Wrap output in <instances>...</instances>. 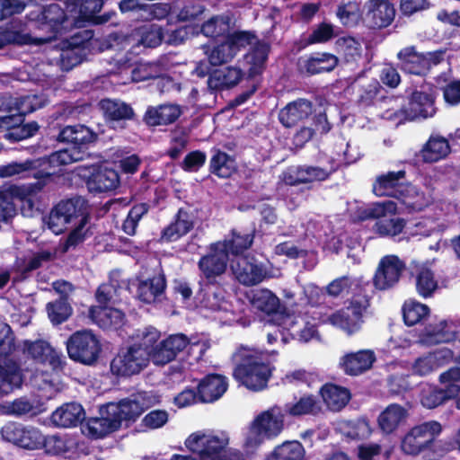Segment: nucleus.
Returning <instances> with one entry per match:
<instances>
[{
	"label": "nucleus",
	"mask_w": 460,
	"mask_h": 460,
	"mask_svg": "<svg viewBox=\"0 0 460 460\" xmlns=\"http://www.w3.org/2000/svg\"><path fill=\"white\" fill-rule=\"evenodd\" d=\"M438 288V282L435 279L434 273L431 270L422 268L416 277V290L420 296L424 298L433 295Z\"/></svg>",
	"instance_id": "62"
},
{
	"label": "nucleus",
	"mask_w": 460,
	"mask_h": 460,
	"mask_svg": "<svg viewBox=\"0 0 460 460\" xmlns=\"http://www.w3.org/2000/svg\"><path fill=\"white\" fill-rule=\"evenodd\" d=\"M3 438L20 447L35 450L40 448L42 433L35 428H27L17 422H8L1 429Z\"/></svg>",
	"instance_id": "19"
},
{
	"label": "nucleus",
	"mask_w": 460,
	"mask_h": 460,
	"mask_svg": "<svg viewBox=\"0 0 460 460\" xmlns=\"http://www.w3.org/2000/svg\"><path fill=\"white\" fill-rule=\"evenodd\" d=\"M451 152V146L447 138L431 136L420 151L424 163L432 164L446 158Z\"/></svg>",
	"instance_id": "42"
},
{
	"label": "nucleus",
	"mask_w": 460,
	"mask_h": 460,
	"mask_svg": "<svg viewBox=\"0 0 460 460\" xmlns=\"http://www.w3.org/2000/svg\"><path fill=\"white\" fill-rule=\"evenodd\" d=\"M342 430L344 436L353 440L366 439L370 436L372 431L366 417L344 421Z\"/></svg>",
	"instance_id": "59"
},
{
	"label": "nucleus",
	"mask_w": 460,
	"mask_h": 460,
	"mask_svg": "<svg viewBox=\"0 0 460 460\" xmlns=\"http://www.w3.org/2000/svg\"><path fill=\"white\" fill-rule=\"evenodd\" d=\"M84 33L85 36L81 33L73 35L67 40V46L62 49L60 53V65L64 70L68 71L85 59L91 37H88V31H84Z\"/></svg>",
	"instance_id": "25"
},
{
	"label": "nucleus",
	"mask_w": 460,
	"mask_h": 460,
	"mask_svg": "<svg viewBox=\"0 0 460 460\" xmlns=\"http://www.w3.org/2000/svg\"><path fill=\"white\" fill-rule=\"evenodd\" d=\"M407 415V410L403 406L391 403L379 414L378 426L383 432L391 434L405 420Z\"/></svg>",
	"instance_id": "43"
},
{
	"label": "nucleus",
	"mask_w": 460,
	"mask_h": 460,
	"mask_svg": "<svg viewBox=\"0 0 460 460\" xmlns=\"http://www.w3.org/2000/svg\"><path fill=\"white\" fill-rule=\"evenodd\" d=\"M98 105L105 121L113 128H125L126 121L136 119L132 106L120 99H102Z\"/></svg>",
	"instance_id": "22"
},
{
	"label": "nucleus",
	"mask_w": 460,
	"mask_h": 460,
	"mask_svg": "<svg viewBox=\"0 0 460 460\" xmlns=\"http://www.w3.org/2000/svg\"><path fill=\"white\" fill-rule=\"evenodd\" d=\"M321 411V405L314 394H304L294 402H288L284 407V413L291 417L305 415H316Z\"/></svg>",
	"instance_id": "47"
},
{
	"label": "nucleus",
	"mask_w": 460,
	"mask_h": 460,
	"mask_svg": "<svg viewBox=\"0 0 460 460\" xmlns=\"http://www.w3.org/2000/svg\"><path fill=\"white\" fill-rule=\"evenodd\" d=\"M49 103V99L44 93L27 94L13 98L11 95L0 96V110L8 112L17 111L24 118L25 115L32 113L44 108Z\"/></svg>",
	"instance_id": "24"
},
{
	"label": "nucleus",
	"mask_w": 460,
	"mask_h": 460,
	"mask_svg": "<svg viewBox=\"0 0 460 460\" xmlns=\"http://www.w3.org/2000/svg\"><path fill=\"white\" fill-rule=\"evenodd\" d=\"M228 439L200 432L190 434L185 440L186 447L198 454L200 460H219L226 452Z\"/></svg>",
	"instance_id": "16"
},
{
	"label": "nucleus",
	"mask_w": 460,
	"mask_h": 460,
	"mask_svg": "<svg viewBox=\"0 0 460 460\" xmlns=\"http://www.w3.org/2000/svg\"><path fill=\"white\" fill-rule=\"evenodd\" d=\"M97 138V134L85 125L66 126L58 130L56 139L68 145L67 147L35 160L4 165L0 168V176L10 177L22 173L24 177L38 179L34 186L41 190L53 180V176L57 173L56 167L84 160L88 155L87 150L90 145Z\"/></svg>",
	"instance_id": "1"
},
{
	"label": "nucleus",
	"mask_w": 460,
	"mask_h": 460,
	"mask_svg": "<svg viewBox=\"0 0 460 460\" xmlns=\"http://www.w3.org/2000/svg\"><path fill=\"white\" fill-rule=\"evenodd\" d=\"M228 388L227 378L220 374H208L201 378L197 385L199 402L212 403L220 399Z\"/></svg>",
	"instance_id": "29"
},
{
	"label": "nucleus",
	"mask_w": 460,
	"mask_h": 460,
	"mask_svg": "<svg viewBox=\"0 0 460 460\" xmlns=\"http://www.w3.org/2000/svg\"><path fill=\"white\" fill-rule=\"evenodd\" d=\"M44 223L56 234L71 228L63 243V252L75 248L93 235L91 207L88 200L81 196L58 201L44 217Z\"/></svg>",
	"instance_id": "2"
},
{
	"label": "nucleus",
	"mask_w": 460,
	"mask_h": 460,
	"mask_svg": "<svg viewBox=\"0 0 460 460\" xmlns=\"http://www.w3.org/2000/svg\"><path fill=\"white\" fill-rule=\"evenodd\" d=\"M441 431V424L436 420L416 425L402 438L401 449L408 456H418L426 450H430Z\"/></svg>",
	"instance_id": "10"
},
{
	"label": "nucleus",
	"mask_w": 460,
	"mask_h": 460,
	"mask_svg": "<svg viewBox=\"0 0 460 460\" xmlns=\"http://www.w3.org/2000/svg\"><path fill=\"white\" fill-rule=\"evenodd\" d=\"M232 362L234 379L252 392L266 389L275 370L264 351L244 345L236 348Z\"/></svg>",
	"instance_id": "4"
},
{
	"label": "nucleus",
	"mask_w": 460,
	"mask_h": 460,
	"mask_svg": "<svg viewBox=\"0 0 460 460\" xmlns=\"http://www.w3.org/2000/svg\"><path fill=\"white\" fill-rule=\"evenodd\" d=\"M285 413L281 407L273 406L261 412L251 423L245 438L248 449H256L265 439L276 438L284 429Z\"/></svg>",
	"instance_id": "7"
},
{
	"label": "nucleus",
	"mask_w": 460,
	"mask_h": 460,
	"mask_svg": "<svg viewBox=\"0 0 460 460\" xmlns=\"http://www.w3.org/2000/svg\"><path fill=\"white\" fill-rule=\"evenodd\" d=\"M367 7V20L372 29L386 28L394 20L395 9L389 0H369Z\"/></svg>",
	"instance_id": "30"
},
{
	"label": "nucleus",
	"mask_w": 460,
	"mask_h": 460,
	"mask_svg": "<svg viewBox=\"0 0 460 460\" xmlns=\"http://www.w3.org/2000/svg\"><path fill=\"white\" fill-rule=\"evenodd\" d=\"M150 208L151 207L148 202L135 203L129 208L128 215L122 223L121 229L123 232L130 236L135 235L139 221L148 213Z\"/></svg>",
	"instance_id": "57"
},
{
	"label": "nucleus",
	"mask_w": 460,
	"mask_h": 460,
	"mask_svg": "<svg viewBox=\"0 0 460 460\" xmlns=\"http://www.w3.org/2000/svg\"><path fill=\"white\" fill-rule=\"evenodd\" d=\"M190 343V338L183 333L171 334L159 341L152 362L156 366H164L175 360Z\"/></svg>",
	"instance_id": "23"
},
{
	"label": "nucleus",
	"mask_w": 460,
	"mask_h": 460,
	"mask_svg": "<svg viewBox=\"0 0 460 460\" xmlns=\"http://www.w3.org/2000/svg\"><path fill=\"white\" fill-rule=\"evenodd\" d=\"M66 345L69 358L84 366L95 365L102 352L99 339L87 330L74 332Z\"/></svg>",
	"instance_id": "9"
},
{
	"label": "nucleus",
	"mask_w": 460,
	"mask_h": 460,
	"mask_svg": "<svg viewBox=\"0 0 460 460\" xmlns=\"http://www.w3.org/2000/svg\"><path fill=\"white\" fill-rule=\"evenodd\" d=\"M376 360L371 349H360L343 355L339 361L340 368L348 376H359L369 370Z\"/></svg>",
	"instance_id": "27"
},
{
	"label": "nucleus",
	"mask_w": 460,
	"mask_h": 460,
	"mask_svg": "<svg viewBox=\"0 0 460 460\" xmlns=\"http://www.w3.org/2000/svg\"><path fill=\"white\" fill-rule=\"evenodd\" d=\"M224 281L208 283V281H199V290L196 293L195 299L200 306L211 310L220 311L224 309L226 303V290L223 287Z\"/></svg>",
	"instance_id": "28"
},
{
	"label": "nucleus",
	"mask_w": 460,
	"mask_h": 460,
	"mask_svg": "<svg viewBox=\"0 0 460 460\" xmlns=\"http://www.w3.org/2000/svg\"><path fill=\"white\" fill-rule=\"evenodd\" d=\"M329 164V168L309 164L288 167L282 172V181L288 186L326 181L338 169L333 159H331Z\"/></svg>",
	"instance_id": "15"
},
{
	"label": "nucleus",
	"mask_w": 460,
	"mask_h": 460,
	"mask_svg": "<svg viewBox=\"0 0 460 460\" xmlns=\"http://www.w3.org/2000/svg\"><path fill=\"white\" fill-rule=\"evenodd\" d=\"M236 278L245 286H254L270 277L267 267L253 256H243L237 260Z\"/></svg>",
	"instance_id": "26"
},
{
	"label": "nucleus",
	"mask_w": 460,
	"mask_h": 460,
	"mask_svg": "<svg viewBox=\"0 0 460 460\" xmlns=\"http://www.w3.org/2000/svg\"><path fill=\"white\" fill-rule=\"evenodd\" d=\"M229 256L226 251V245L221 241L210 243L207 253L202 255L198 261L199 270V281L208 283L224 281L227 270Z\"/></svg>",
	"instance_id": "11"
},
{
	"label": "nucleus",
	"mask_w": 460,
	"mask_h": 460,
	"mask_svg": "<svg viewBox=\"0 0 460 460\" xmlns=\"http://www.w3.org/2000/svg\"><path fill=\"white\" fill-rule=\"evenodd\" d=\"M23 375L20 365L11 358L0 359V395H7L20 388Z\"/></svg>",
	"instance_id": "33"
},
{
	"label": "nucleus",
	"mask_w": 460,
	"mask_h": 460,
	"mask_svg": "<svg viewBox=\"0 0 460 460\" xmlns=\"http://www.w3.org/2000/svg\"><path fill=\"white\" fill-rule=\"evenodd\" d=\"M30 19L34 22L35 28L44 36L34 39L30 33H23L19 30L9 27L0 28V49L8 45L24 46L36 41L40 43L51 41L74 24L67 9L62 8L58 4L41 6L40 11L30 13Z\"/></svg>",
	"instance_id": "3"
},
{
	"label": "nucleus",
	"mask_w": 460,
	"mask_h": 460,
	"mask_svg": "<svg viewBox=\"0 0 460 460\" xmlns=\"http://www.w3.org/2000/svg\"><path fill=\"white\" fill-rule=\"evenodd\" d=\"M167 287L165 275L160 273L140 280L137 285V296L145 304H153L160 300Z\"/></svg>",
	"instance_id": "39"
},
{
	"label": "nucleus",
	"mask_w": 460,
	"mask_h": 460,
	"mask_svg": "<svg viewBox=\"0 0 460 460\" xmlns=\"http://www.w3.org/2000/svg\"><path fill=\"white\" fill-rule=\"evenodd\" d=\"M252 305L259 311L270 315L279 308V298L269 289H261L253 294Z\"/></svg>",
	"instance_id": "58"
},
{
	"label": "nucleus",
	"mask_w": 460,
	"mask_h": 460,
	"mask_svg": "<svg viewBox=\"0 0 460 460\" xmlns=\"http://www.w3.org/2000/svg\"><path fill=\"white\" fill-rule=\"evenodd\" d=\"M270 52V45L264 40H257L244 56L247 67V79H255L261 75L266 67V62Z\"/></svg>",
	"instance_id": "35"
},
{
	"label": "nucleus",
	"mask_w": 460,
	"mask_h": 460,
	"mask_svg": "<svg viewBox=\"0 0 460 460\" xmlns=\"http://www.w3.org/2000/svg\"><path fill=\"white\" fill-rule=\"evenodd\" d=\"M144 411V403L137 399L125 398L118 402L108 403V413L119 420L120 426L123 421H136Z\"/></svg>",
	"instance_id": "40"
},
{
	"label": "nucleus",
	"mask_w": 460,
	"mask_h": 460,
	"mask_svg": "<svg viewBox=\"0 0 460 460\" xmlns=\"http://www.w3.org/2000/svg\"><path fill=\"white\" fill-rule=\"evenodd\" d=\"M23 351L36 362L48 363L53 370H63L66 366L65 356L51 347L46 341H24Z\"/></svg>",
	"instance_id": "21"
},
{
	"label": "nucleus",
	"mask_w": 460,
	"mask_h": 460,
	"mask_svg": "<svg viewBox=\"0 0 460 460\" xmlns=\"http://www.w3.org/2000/svg\"><path fill=\"white\" fill-rule=\"evenodd\" d=\"M89 192L93 194L115 190L120 184L119 172L103 164H93L79 174Z\"/></svg>",
	"instance_id": "13"
},
{
	"label": "nucleus",
	"mask_w": 460,
	"mask_h": 460,
	"mask_svg": "<svg viewBox=\"0 0 460 460\" xmlns=\"http://www.w3.org/2000/svg\"><path fill=\"white\" fill-rule=\"evenodd\" d=\"M313 113V103L306 99H296L279 111V119L285 128H292L309 118Z\"/></svg>",
	"instance_id": "32"
},
{
	"label": "nucleus",
	"mask_w": 460,
	"mask_h": 460,
	"mask_svg": "<svg viewBox=\"0 0 460 460\" xmlns=\"http://www.w3.org/2000/svg\"><path fill=\"white\" fill-rule=\"evenodd\" d=\"M161 332L153 326L138 330L137 341L132 344L147 354V358L153 361V354L160 341Z\"/></svg>",
	"instance_id": "52"
},
{
	"label": "nucleus",
	"mask_w": 460,
	"mask_h": 460,
	"mask_svg": "<svg viewBox=\"0 0 460 460\" xmlns=\"http://www.w3.org/2000/svg\"><path fill=\"white\" fill-rule=\"evenodd\" d=\"M305 456V448L297 441H285L277 446L273 451L267 456L266 460H303Z\"/></svg>",
	"instance_id": "53"
},
{
	"label": "nucleus",
	"mask_w": 460,
	"mask_h": 460,
	"mask_svg": "<svg viewBox=\"0 0 460 460\" xmlns=\"http://www.w3.org/2000/svg\"><path fill=\"white\" fill-rule=\"evenodd\" d=\"M55 289L60 293V296L58 299L46 305V311L52 324L59 325L71 316L73 308L69 303L68 295L58 288H55Z\"/></svg>",
	"instance_id": "46"
},
{
	"label": "nucleus",
	"mask_w": 460,
	"mask_h": 460,
	"mask_svg": "<svg viewBox=\"0 0 460 460\" xmlns=\"http://www.w3.org/2000/svg\"><path fill=\"white\" fill-rule=\"evenodd\" d=\"M100 416L89 418L86 421L88 434L93 438H102L120 429L119 420L108 413V403L101 406Z\"/></svg>",
	"instance_id": "34"
},
{
	"label": "nucleus",
	"mask_w": 460,
	"mask_h": 460,
	"mask_svg": "<svg viewBox=\"0 0 460 460\" xmlns=\"http://www.w3.org/2000/svg\"><path fill=\"white\" fill-rule=\"evenodd\" d=\"M85 419V411L80 403L72 402L64 403L54 411L50 420L56 427H76Z\"/></svg>",
	"instance_id": "36"
},
{
	"label": "nucleus",
	"mask_w": 460,
	"mask_h": 460,
	"mask_svg": "<svg viewBox=\"0 0 460 460\" xmlns=\"http://www.w3.org/2000/svg\"><path fill=\"white\" fill-rule=\"evenodd\" d=\"M243 74L240 68L226 66L215 71L208 80V87L214 90H227L235 86Z\"/></svg>",
	"instance_id": "45"
},
{
	"label": "nucleus",
	"mask_w": 460,
	"mask_h": 460,
	"mask_svg": "<svg viewBox=\"0 0 460 460\" xmlns=\"http://www.w3.org/2000/svg\"><path fill=\"white\" fill-rule=\"evenodd\" d=\"M254 232V228L250 231L243 232L237 231L235 229L232 230L231 239L222 242V243L226 245L227 255L229 256V253L233 255H240L249 249L253 243Z\"/></svg>",
	"instance_id": "49"
},
{
	"label": "nucleus",
	"mask_w": 460,
	"mask_h": 460,
	"mask_svg": "<svg viewBox=\"0 0 460 460\" xmlns=\"http://www.w3.org/2000/svg\"><path fill=\"white\" fill-rule=\"evenodd\" d=\"M405 269V262L397 255L383 256L373 277L374 287L378 290L393 288L399 282Z\"/></svg>",
	"instance_id": "17"
},
{
	"label": "nucleus",
	"mask_w": 460,
	"mask_h": 460,
	"mask_svg": "<svg viewBox=\"0 0 460 460\" xmlns=\"http://www.w3.org/2000/svg\"><path fill=\"white\" fill-rule=\"evenodd\" d=\"M335 36L332 23L323 22L319 23L306 38H301L296 45L298 49H303L314 44L326 43Z\"/></svg>",
	"instance_id": "54"
},
{
	"label": "nucleus",
	"mask_w": 460,
	"mask_h": 460,
	"mask_svg": "<svg viewBox=\"0 0 460 460\" xmlns=\"http://www.w3.org/2000/svg\"><path fill=\"white\" fill-rule=\"evenodd\" d=\"M40 442V448H43L48 455L64 456L69 451V447L67 446V441L65 437L42 435Z\"/></svg>",
	"instance_id": "64"
},
{
	"label": "nucleus",
	"mask_w": 460,
	"mask_h": 460,
	"mask_svg": "<svg viewBox=\"0 0 460 460\" xmlns=\"http://www.w3.org/2000/svg\"><path fill=\"white\" fill-rule=\"evenodd\" d=\"M409 167L408 163L399 162L394 170L378 174L372 184L373 193L377 197L394 198L411 207L409 199L418 196L419 190L409 179Z\"/></svg>",
	"instance_id": "5"
},
{
	"label": "nucleus",
	"mask_w": 460,
	"mask_h": 460,
	"mask_svg": "<svg viewBox=\"0 0 460 460\" xmlns=\"http://www.w3.org/2000/svg\"><path fill=\"white\" fill-rule=\"evenodd\" d=\"M424 337L426 341L429 343L439 344L454 341L456 333L450 330L448 323L446 320H442L438 323L426 326Z\"/></svg>",
	"instance_id": "55"
},
{
	"label": "nucleus",
	"mask_w": 460,
	"mask_h": 460,
	"mask_svg": "<svg viewBox=\"0 0 460 460\" xmlns=\"http://www.w3.org/2000/svg\"><path fill=\"white\" fill-rule=\"evenodd\" d=\"M319 394L326 407L334 412L344 409L351 399V393L349 388L333 383L323 385Z\"/></svg>",
	"instance_id": "38"
},
{
	"label": "nucleus",
	"mask_w": 460,
	"mask_h": 460,
	"mask_svg": "<svg viewBox=\"0 0 460 460\" xmlns=\"http://www.w3.org/2000/svg\"><path fill=\"white\" fill-rule=\"evenodd\" d=\"M339 63L338 58L328 52H316L299 62V70L307 75L332 71Z\"/></svg>",
	"instance_id": "37"
},
{
	"label": "nucleus",
	"mask_w": 460,
	"mask_h": 460,
	"mask_svg": "<svg viewBox=\"0 0 460 460\" xmlns=\"http://www.w3.org/2000/svg\"><path fill=\"white\" fill-rule=\"evenodd\" d=\"M256 38L253 32L246 31H237L233 33L228 32L224 41L227 44L233 55L235 56L242 49L251 45Z\"/></svg>",
	"instance_id": "63"
},
{
	"label": "nucleus",
	"mask_w": 460,
	"mask_h": 460,
	"mask_svg": "<svg viewBox=\"0 0 460 460\" xmlns=\"http://www.w3.org/2000/svg\"><path fill=\"white\" fill-rule=\"evenodd\" d=\"M446 49L420 52L417 46L410 45L401 49L397 54L398 67L407 75L426 77L434 66L444 62Z\"/></svg>",
	"instance_id": "6"
},
{
	"label": "nucleus",
	"mask_w": 460,
	"mask_h": 460,
	"mask_svg": "<svg viewBox=\"0 0 460 460\" xmlns=\"http://www.w3.org/2000/svg\"><path fill=\"white\" fill-rule=\"evenodd\" d=\"M137 43L145 48L155 49L162 44L164 40L163 28L155 23L143 25L137 31Z\"/></svg>",
	"instance_id": "56"
},
{
	"label": "nucleus",
	"mask_w": 460,
	"mask_h": 460,
	"mask_svg": "<svg viewBox=\"0 0 460 460\" xmlns=\"http://www.w3.org/2000/svg\"><path fill=\"white\" fill-rule=\"evenodd\" d=\"M230 30L229 19L223 16H213L203 22L199 31L206 37L217 39L226 36Z\"/></svg>",
	"instance_id": "60"
},
{
	"label": "nucleus",
	"mask_w": 460,
	"mask_h": 460,
	"mask_svg": "<svg viewBox=\"0 0 460 460\" xmlns=\"http://www.w3.org/2000/svg\"><path fill=\"white\" fill-rule=\"evenodd\" d=\"M168 68L161 60L153 62H139L131 71L133 82H145L155 79H163L167 76Z\"/></svg>",
	"instance_id": "44"
},
{
	"label": "nucleus",
	"mask_w": 460,
	"mask_h": 460,
	"mask_svg": "<svg viewBox=\"0 0 460 460\" xmlns=\"http://www.w3.org/2000/svg\"><path fill=\"white\" fill-rule=\"evenodd\" d=\"M435 100L436 95L432 91L426 93L415 90L409 96L408 102L402 106L401 111L409 120L432 117L436 113Z\"/></svg>",
	"instance_id": "20"
},
{
	"label": "nucleus",
	"mask_w": 460,
	"mask_h": 460,
	"mask_svg": "<svg viewBox=\"0 0 460 460\" xmlns=\"http://www.w3.org/2000/svg\"><path fill=\"white\" fill-rule=\"evenodd\" d=\"M181 114V107L178 104L164 103L148 106L143 116V121L151 127L167 126L174 123Z\"/></svg>",
	"instance_id": "31"
},
{
	"label": "nucleus",
	"mask_w": 460,
	"mask_h": 460,
	"mask_svg": "<svg viewBox=\"0 0 460 460\" xmlns=\"http://www.w3.org/2000/svg\"><path fill=\"white\" fill-rule=\"evenodd\" d=\"M197 216L190 207L180 208L172 221L161 231L160 239L174 243L190 233L196 225Z\"/></svg>",
	"instance_id": "18"
},
{
	"label": "nucleus",
	"mask_w": 460,
	"mask_h": 460,
	"mask_svg": "<svg viewBox=\"0 0 460 460\" xmlns=\"http://www.w3.org/2000/svg\"><path fill=\"white\" fill-rule=\"evenodd\" d=\"M90 316L103 330H118L126 321L123 311L109 306L91 307Z\"/></svg>",
	"instance_id": "41"
},
{
	"label": "nucleus",
	"mask_w": 460,
	"mask_h": 460,
	"mask_svg": "<svg viewBox=\"0 0 460 460\" xmlns=\"http://www.w3.org/2000/svg\"><path fill=\"white\" fill-rule=\"evenodd\" d=\"M369 296L361 292L353 294L348 305L330 315L331 323L351 335L358 332L363 323V314L369 306Z\"/></svg>",
	"instance_id": "8"
},
{
	"label": "nucleus",
	"mask_w": 460,
	"mask_h": 460,
	"mask_svg": "<svg viewBox=\"0 0 460 460\" xmlns=\"http://www.w3.org/2000/svg\"><path fill=\"white\" fill-rule=\"evenodd\" d=\"M336 46L347 63L355 62L361 58V44L353 37L346 36L339 38L336 41Z\"/></svg>",
	"instance_id": "61"
},
{
	"label": "nucleus",
	"mask_w": 460,
	"mask_h": 460,
	"mask_svg": "<svg viewBox=\"0 0 460 460\" xmlns=\"http://www.w3.org/2000/svg\"><path fill=\"white\" fill-rule=\"evenodd\" d=\"M236 172L234 159L227 153L216 150L209 161V172L221 179H227Z\"/></svg>",
	"instance_id": "48"
},
{
	"label": "nucleus",
	"mask_w": 460,
	"mask_h": 460,
	"mask_svg": "<svg viewBox=\"0 0 460 460\" xmlns=\"http://www.w3.org/2000/svg\"><path fill=\"white\" fill-rule=\"evenodd\" d=\"M439 381L445 385V388L433 387L424 391L420 402L427 409H434L445 403L447 401L456 397L460 393V367H453L439 376Z\"/></svg>",
	"instance_id": "12"
},
{
	"label": "nucleus",
	"mask_w": 460,
	"mask_h": 460,
	"mask_svg": "<svg viewBox=\"0 0 460 460\" xmlns=\"http://www.w3.org/2000/svg\"><path fill=\"white\" fill-rule=\"evenodd\" d=\"M430 313L427 305L421 304L414 299L404 301L402 306L403 323L407 326H414L422 323Z\"/></svg>",
	"instance_id": "51"
},
{
	"label": "nucleus",
	"mask_w": 460,
	"mask_h": 460,
	"mask_svg": "<svg viewBox=\"0 0 460 460\" xmlns=\"http://www.w3.org/2000/svg\"><path fill=\"white\" fill-rule=\"evenodd\" d=\"M149 361L146 352L131 344L125 350L120 349L112 358L110 370L118 377L131 376L139 374L148 366Z\"/></svg>",
	"instance_id": "14"
},
{
	"label": "nucleus",
	"mask_w": 460,
	"mask_h": 460,
	"mask_svg": "<svg viewBox=\"0 0 460 460\" xmlns=\"http://www.w3.org/2000/svg\"><path fill=\"white\" fill-rule=\"evenodd\" d=\"M406 220L396 215H389L376 220L373 230L380 237H394L401 233L406 226Z\"/></svg>",
	"instance_id": "50"
}]
</instances>
